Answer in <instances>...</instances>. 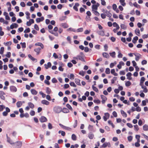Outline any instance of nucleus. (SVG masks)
Returning a JSON list of instances; mask_svg holds the SVG:
<instances>
[{
  "mask_svg": "<svg viewBox=\"0 0 148 148\" xmlns=\"http://www.w3.org/2000/svg\"><path fill=\"white\" fill-rule=\"evenodd\" d=\"M85 55L84 53L82 52L79 53V55H77V57H74L73 58L74 59L79 60L83 62H85L84 59Z\"/></svg>",
  "mask_w": 148,
  "mask_h": 148,
  "instance_id": "f257e3e1",
  "label": "nucleus"
},
{
  "mask_svg": "<svg viewBox=\"0 0 148 148\" xmlns=\"http://www.w3.org/2000/svg\"><path fill=\"white\" fill-rule=\"evenodd\" d=\"M14 146L15 148H20L22 146V143L21 141H18L15 143H14Z\"/></svg>",
  "mask_w": 148,
  "mask_h": 148,
  "instance_id": "f03ea898",
  "label": "nucleus"
},
{
  "mask_svg": "<svg viewBox=\"0 0 148 148\" xmlns=\"http://www.w3.org/2000/svg\"><path fill=\"white\" fill-rule=\"evenodd\" d=\"M53 110L56 113H59L62 111V109L60 107L57 106L54 108Z\"/></svg>",
  "mask_w": 148,
  "mask_h": 148,
  "instance_id": "7ed1b4c3",
  "label": "nucleus"
},
{
  "mask_svg": "<svg viewBox=\"0 0 148 148\" xmlns=\"http://www.w3.org/2000/svg\"><path fill=\"white\" fill-rule=\"evenodd\" d=\"M99 5V4L98 3H97L96 4L93 5L92 7V11L97 10L98 9V7Z\"/></svg>",
  "mask_w": 148,
  "mask_h": 148,
  "instance_id": "20e7f679",
  "label": "nucleus"
},
{
  "mask_svg": "<svg viewBox=\"0 0 148 148\" xmlns=\"http://www.w3.org/2000/svg\"><path fill=\"white\" fill-rule=\"evenodd\" d=\"M103 13H105L106 15L107 16L109 17H110L111 16V14L107 10H103Z\"/></svg>",
  "mask_w": 148,
  "mask_h": 148,
  "instance_id": "39448f33",
  "label": "nucleus"
},
{
  "mask_svg": "<svg viewBox=\"0 0 148 148\" xmlns=\"http://www.w3.org/2000/svg\"><path fill=\"white\" fill-rule=\"evenodd\" d=\"M107 146L108 147H111V145L110 142L105 143L103 144L102 145V147L103 148H105Z\"/></svg>",
  "mask_w": 148,
  "mask_h": 148,
  "instance_id": "423d86ee",
  "label": "nucleus"
},
{
  "mask_svg": "<svg viewBox=\"0 0 148 148\" xmlns=\"http://www.w3.org/2000/svg\"><path fill=\"white\" fill-rule=\"evenodd\" d=\"M105 116H103V119L105 121H106L108 119L110 116V114L108 113H105Z\"/></svg>",
  "mask_w": 148,
  "mask_h": 148,
  "instance_id": "0eeeda50",
  "label": "nucleus"
},
{
  "mask_svg": "<svg viewBox=\"0 0 148 148\" xmlns=\"http://www.w3.org/2000/svg\"><path fill=\"white\" fill-rule=\"evenodd\" d=\"M101 97L102 99V100L101 101L102 103V104H104L105 103L106 101L107 100V98L105 96L103 95H101Z\"/></svg>",
  "mask_w": 148,
  "mask_h": 148,
  "instance_id": "6e6552de",
  "label": "nucleus"
},
{
  "mask_svg": "<svg viewBox=\"0 0 148 148\" xmlns=\"http://www.w3.org/2000/svg\"><path fill=\"white\" fill-rule=\"evenodd\" d=\"M59 125L62 128H63L66 130H69V131L71 130V129L70 128L64 126L61 123H60L59 124Z\"/></svg>",
  "mask_w": 148,
  "mask_h": 148,
  "instance_id": "1a4fd4ad",
  "label": "nucleus"
},
{
  "mask_svg": "<svg viewBox=\"0 0 148 148\" xmlns=\"http://www.w3.org/2000/svg\"><path fill=\"white\" fill-rule=\"evenodd\" d=\"M3 15L5 16V18L6 20H10V18L8 14L6 12H4L3 13Z\"/></svg>",
  "mask_w": 148,
  "mask_h": 148,
  "instance_id": "9d476101",
  "label": "nucleus"
},
{
  "mask_svg": "<svg viewBox=\"0 0 148 148\" xmlns=\"http://www.w3.org/2000/svg\"><path fill=\"white\" fill-rule=\"evenodd\" d=\"M40 121L41 122H44L47 121V119L44 116H42L40 119Z\"/></svg>",
  "mask_w": 148,
  "mask_h": 148,
  "instance_id": "9b49d317",
  "label": "nucleus"
},
{
  "mask_svg": "<svg viewBox=\"0 0 148 148\" xmlns=\"http://www.w3.org/2000/svg\"><path fill=\"white\" fill-rule=\"evenodd\" d=\"M44 19V17H41L40 18H37L36 19V22L37 23H39L41 21H43Z\"/></svg>",
  "mask_w": 148,
  "mask_h": 148,
  "instance_id": "f8f14e48",
  "label": "nucleus"
},
{
  "mask_svg": "<svg viewBox=\"0 0 148 148\" xmlns=\"http://www.w3.org/2000/svg\"><path fill=\"white\" fill-rule=\"evenodd\" d=\"M18 26L17 24L16 23H13L10 26V28L11 29H13L14 28H16Z\"/></svg>",
  "mask_w": 148,
  "mask_h": 148,
  "instance_id": "ddd939ff",
  "label": "nucleus"
},
{
  "mask_svg": "<svg viewBox=\"0 0 148 148\" xmlns=\"http://www.w3.org/2000/svg\"><path fill=\"white\" fill-rule=\"evenodd\" d=\"M60 25L62 27H63L64 28H66L68 27V25L66 23H62Z\"/></svg>",
  "mask_w": 148,
  "mask_h": 148,
  "instance_id": "4468645a",
  "label": "nucleus"
},
{
  "mask_svg": "<svg viewBox=\"0 0 148 148\" xmlns=\"http://www.w3.org/2000/svg\"><path fill=\"white\" fill-rule=\"evenodd\" d=\"M40 50L41 49L40 48H36L34 49V51L36 52L37 55H38L40 53Z\"/></svg>",
  "mask_w": 148,
  "mask_h": 148,
  "instance_id": "2eb2a0df",
  "label": "nucleus"
},
{
  "mask_svg": "<svg viewBox=\"0 0 148 148\" xmlns=\"http://www.w3.org/2000/svg\"><path fill=\"white\" fill-rule=\"evenodd\" d=\"M28 56L29 58L33 61H34L35 62H37V59L32 57L30 54H29L28 55Z\"/></svg>",
  "mask_w": 148,
  "mask_h": 148,
  "instance_id": "dca6fc26",
  "label": "nucleus"
},
{
  "mask_svg": "<svg viewBox=\"0 0 148 148\" xmlns=\"http://www.w3.org/2000/svg\"><path fill=\"white\" fill-rule=\"evenodd\" d=\"M35 46H39L41 47V48L42 49H43L44 48V46L43 44L41 42H38L36 43L35 44Z\"/></svg>",
  "mask_w": 148,
  "mask_h": 148,
  "instance_id": "f3484780",
  "label": "nucleus"
},
{
  "mask_svg": "<svg viewBox=\"0 0 148 148\" xmlns=\"http://www.w3.org/2000/svg\"><path fill=\"white\" fill-rule=\"evenodd\" d=\"M102 55L104 58H109L110 57L109 54L106 52L103 53H102Z\"/></svg>",
  "mask_w": 148,
  "mask_h": 148,
  "instance_id": "a211bd4d",
  "label": "nucleus"
},
{
  "mask_svg": "<svg viewBox=\"0 0 148 148\" xmlns=\"http://www.w3.org/2000/svg\"><path fill=\"white\" fill-rule=\"evenodd\" d=\"M10 89L12 92H16L17 91L16 88L14 86H11L10 87Z\"/></svg>",
  "mask_w": 148,
  "mask_h": 148,
  "instance_id": "6ab92c4d",
  "label": "nucleus"
},
{
  "mask_svg": "<svg viewBox=\"0 0 148 148\" xmlns=\"http://www.w3.org/2000/svg\"><path fill=\"white\" fill-rule=\"evenodd\" d=\"M41 103L42 104L46 105H48L50 103L49 102L45 100H42L41 101Z\"/></svg>",
  "mask_w": 148,
  "mask_h": 148,
  "instance_id": "aec40b11",
  "label": "nucleus"
},
{
  "mask_svg": "<svg viewBox=\"0 0 148 148\" xmlns=\"http://www.w3.org/2000/svg\"><path fill=\"white\" fill-rule=\"evenodd\" d=\"M145 78L143 77H141L140 80V85L141 86H142L143 84V83L145 81Z\"/></svg>",
  "mask_w": 148,
  "mask_h": 148,
  "instance_id": "412c9836",
  "label": "nucleus"
},
{
  "mask_svg": "<svg viewBox=\"0 0 148 148\" xmlns=\"http://www.w3.org/2000/svg\"><path fill=\"white\" fill-rule=\"evenodd\" d=\"M134 56L136 57L135 60L136 61H138L140 57L141 56V55L138 53L134 54Z\"/></svg>",
  "mask_w": 148,
  "mask_h": 148,
  "instance_id": "4be33fe9",
  "label": "nucleus"
},
{
  "mask_svg": "<svg viewBox=\"0 0 148 148\" xmlns=\"http://www.w3.org/2000/svg\"><path fill=\"white\" fill-rule=\"evenodd\" d=\"M6 136L7 138V141L11 144H13L14 143H13L12 141L11 140L10 138L8 137L7 134L6 135Z\"/></svg>",
  "mask_w": 148,
  "mask_h": 148,
  "instance_id": "5701e85b",
  "label": "nucleus"
},
{
  "mask_svg": "<svg viewBox=\"0 0 148 148\" xmlns=\"http://www.w3.org/2000/svg\"><path fill=\"white\" fill-rule=\"evenodd\" d=\"M79 5V4L78 3H76L75 4V5L73 6V9L76 11H77L78 10L77 7Z\"/></svg>",
  "mask_w": 148,
  "mask_h": 148,
  "instance_id": "b1692460",
  "label": "nucleus"
},
{
  "mask_svg": "<svg viewBox=\"0 0 148 148\" xmlns=\"http://www.w3.org/2000/svg\"><path fill=\"white\" fill-rule=\"evenodd\" d=\"M62 111L64 113H68L69 112V110L66 108H63Z\"/></svg>",
  "mask_w": 148,
  "mask_h": 148,
  "instance_id": "393cba45",
  "label": "nucleus"
},
{
  "mask_svg": "<svg viewBox=\"0 0 148 148\" xmlns=\"http://www.w3.org/2000/svg\"><path fill=\"white\" fill-rule=\"evenodd\" d=\"M94 136V135L91 132H90L89 133L88 135V138L91 139H92L93 138Z\"/></svg>",
  "mask_w": 148,
  "mask_h": 148,
  "instance_id": "a878e982",
  "label": "nucleus"
},
{
  "mask_svg": "<svg viewBox=\"0 0 148 148\" xmlns=\"http://www.w3.org/2000/svg\"><path fill=\"white\" fill-rule=\"evenodd\" d=\"M28 105L29 107L32 109L34 107V104L31 102H29Z\"/></svg>",
  "mask_w": 148,
  "mask_h": 148,
  "instance_id": "bb28decb",
  "label": "nucleus"
},
{
  "mask_svg": "<svg viewBox=\"0 0 148 148\" xmlns=\"http://www.w3.org/2000/svg\"><path fill=\"white\" fill-rule=\"evenodd\" d=\"M113 26L114 27H116L117 29H119V27L118 24L116 22H114L113 24Z\"/></svg>",
  "mask_w": 148,
  "mask_h": 148,
  "instance_id": "cd10ccee",
  "label": "nucleus"
},
{
  "mask_svg": "<svg viewBox=\"0 0 148 148\" xmlns=\"http://www.w3.org/2000/svg\"><path fill=\"white\" fill-rule=\"evenodd\" d=\"M143 129L144 130L147 131L148 130V126L147 125H145L143 126Z\"/></svg>",
  "mask_w": 148,
  "mask_h": 148,
  "instance_id": "c85d7f7f",
  "label": "nucleus"
},
{
  "mask_svg": "<svg viewBox=\"0 0 148 148\" xmlns=\"http://www.w3.org/2000/svg\"><path fill=\"white\" fill-rule=\"evenodd\" d=\"M61 66H60L58 68V69L60 71H63L64 69L62 68V66H64V65L62 63H61Z\"/></svg>",
  "mask_w": 148,
  "mask_h": 148,
  "instance_id": "c756f323",
  "label": "nucleus"
},
{
  "mask_svg": "<svg viewBox=\"0 0 148 148\" xmlns=\"http://www.w3.org/2000/svg\"><path fill=\"white\" fill-rule=\"evenodd\" d=\"M135 33L138 36H139L140 35V30L138 29H136L135 30Z\"/></svg>",
  "mask_w": 148,
  "mask_h": 148,
  "instance_id": "7c9ffc66",
  "label": "nucleus"
},
{
  "mask_svg": "<svg viewBox=\"0 0 148 148\" xmlns=\"http://www.w3.org/2000/svg\"><path fill=\"white\" fill-rule=\"evenodd\" d=\"M138 39V37L137 36H136L134 37L133 40H132L133 42L134 43H135L136 42V41Z\"/></svg>",
  "mask_w": 148,
  "mask_h": 148,
  "instance_id": "2f4dec72",
  "label": "nucleus"
},
{
  "mask_svg": "<svg viewBox=\"0 0 148 148\" xmlns=\"http://www.w3.org/2000/svg\"><path fill=\"white\" fill-rule=\"evenodd\" d=\"M75 83L78 85H80V80L78 79H75Z\"/></svg>",
  "mask_w": 148,
  "mask_h": 148,
  "instance_id": "473e14b6",
  "label": "nucleus"
},
{
  "mask_svg": "<svg viewBox=\"0 0 148 148\" xmlns=\"http://www.w3.org/2000/svg\"><path fill=\"white\" fill-rule=\"evenodd\" d=\"M22 105V103L21 101H18L16 103L17 106L18 108L21 107Z\"/></svg>",
  "mask_w": 148,
  "mask_h": 148,
  "instance_id": "72a5a7b5",
  "label": "nucleus"
},
{
  "mask_svg": "<svg viewBox=\"0 0 148 148\" xmlns=\"http://www.w3.org/2000/svg\"><path fill=\"white\" fill-rule=\"evenodd\" d=\"M110 54L112 57L114 58L115 57L116 53L114 51L112 53H110Z\"/></svg>",
  "mask_w": 148,
  "mask_h": 148,
  "instance_id": "f704fd0d",
  "label": "nucleus"
},
{
  "mask_svg": "<svg viewBox=\"0 0 148 148\" xmlns=\"http://www.w3.org/2000/svg\"><path fill=\"white\" fill-rule=\"evenodd\" d=\"M66 106L71 111H72L73 110V109L72 108L69 104H66Z\"/></svg>",
  "mask_w": 148,
  "mask_h": 148,
  "instance_id": "c9c22d12",
  "label": "nucleus"
},
{
  "mask_svg": "<svg viewBox=\"0 0 148 148\" xmlns=\"http://www.w3.org/2000/svg\"><path fill=\"white\" fill-rule=\"evenodd\" d=\"M121 114L122 116L125 117H126L127 116V114L125 112H124L123 110H121Z\"/></svg>",
  "mask_w": 148,
  "mask_h": 148,
  "instance_id": "e433bc0d",
  "label": "nucleus"
},
{
  "mask_svg": "<svg viewBox=\"0 0 148 148\" xmlns=\"http://www.w3.org/2000/svg\"><path fill=\"white\" fill-rule=\"evenodd\" d=\"M119 2L123 6H125V5L126 4L125 2V0H120Z\"/></svg>",
  "mask_w": 148,
  "mask_h": 148,
  "instance_id": "4c0bfd02",
  "label": "nucleus"
},
{
  "mask_svg": "<svg viewBox=\"0 0 148 148\" xmlns=\"http://www.w3.org/2000/svg\"><path fill=\"white\" fill-rule=\"evenodd\" d=\"M98 33L99 35L102 36H104L105 35L104 32L102 30L99 31Z\"/></svg>",
  "mask_w": 148,
  "mask_h": 148,
  "instance_id": "58836bf2",
  "label": "nucleus"
},
{
  "mask_svg": "<svg viewBox=\"0 0 148 148\" xmlns=\"http://www.w3.org/2000/svg\"><path fill=\"white\" fill-rule=\"evenodd\" d=\"M121 29H125L127 28V27L126 25L124 24H121Z\"/></svg>",
  "mask_w": 148,
  "mask_h": 148,
  "instance_id": "ea45409f",
  "label": "nucleus"
},
{
  "mask_svg": "<svg viewBox=\"0 0 148 148\" xmlns=\"http://www.w3.org/2000/svg\"><path fill=\"white\" fill-rule=\"evenodd\" d=\"M12 44V42L10 41L8 42H4V44L6 46H10Z\"/></svg>",
  "mask_w": 148,
  "mask_h": 148,
  "instance_id": "a19ab883",
  "label": "nucleus"
},
{
  "mask_svg": "<svg viewBox=\"0 0 148 148\" xmlns=\"http://www.w3.org/2000/svg\"><path fill=\"white\" fill-rule=\"evenodd\" d=\"M68 77L71 79H74L75 76L73 74L71 73Z\"/></svg>",
  "mask_w": 148,
  "mask_h": 148,
  "instance_id": "79ce46f5",
  "label": "nucleus"
},
{
  "mask_svg": "<svg viewBox=\"0 0 148 148\" xmlns=\"http://www.w3.org/2000/svg\"><path fill=\"white\" fill-rule=\"evenodd\" d=\"M72 138L73 140H76L77 137L74 134H73L72 135Z\"/></svg>",
  "mask_w": 148,
  "mask_h": 148,
  "instance_id": "37998d69",
  "label": "nucleus"
},
{
  "mask_svg": "<svg viewBox=\"0 0 148 148\" xmlns=\"http://www.w3.org/2000/svg\"><path fill=\"white\" fill-rule=\"evenodd\" d=\"M116 64V62H114V63H111L110 64V67L111 68H112Z\"/></svg>",
  "mask_w": 148,
  "mask_h": 148,
  "instance_id": "c03bdc74",
  "label": "nucleus"
},
{
  "mask_svg": "<svg viewBox=\"0 0 148 148\" xmlns=\"http://www.w3.org/2000/svg\"><path fill=\"white\" fill-rule=\"evenodd\" d=\"M66 30L67 31H71L73 32H75L76 30L75 29L72 28H70L67 29Z\"/></svg>",
  "mask_w": 148,
  "mask_h": 148,
  "instance_id": "a18cd8bd",
  "label": "nucleus"
},
{
  "mask_svg": "<svg viewBox=\"0 0 148 148\" xmlns=\"http://www.w3.org/2000/svg\"><path fill=\"white\" fill-rule=\"evenodd\" d=\"M49 32L52 34H53L54 36H58V33L57 32H54L53 31H51V32Z\"/></svg>",
  "mask_w": 148,
  "mask_h": 148,
  "instance_id": "49530a36",
  "label": "nucleus"
},
{
  "mask_svg": "<svg viewBox=\"0 0 148 148\" xmlns=\"http://www.w3.org/2000/svg\"><path fill=\"white\" fill-rule=\"evenodd\" d=\"M92 12L95 15L97 16H99L100 15L99 13L97 11V10L93 11Z\"/></svg>",
  "mask_w": 148,
  "mask_h": 148,
  "instance_id": "de8ad7c7",
  "label": "nucleus"
},
{
  "mask_svg": "<svg viewBox=\"0 0 148 148\" xmlns=\"http://www.w3.org/2000/svg\"><path fill=\"white\" fill-rule=\"evenodd\" d=\"M117 79V77H114L111 80V82L112 84H114L115 81Z\"/></svg>",
  "mask_w": 148,
  "mask_h": 148,
  "instance_id": "09e8293b",
  "label": "nucleus"
},
{
  "mask_svg": "<svg viewBox=\"0 0 148 148\" xmlns=\"http://www.w3.org/2000/svg\"><path fill=\"white\" fill-rule=\"evenodd\" d=\"M4 51V48L3 47H2L1 48L0 50V54H2L3 53Z\"/></svg>",
  "mask_w": 148,
  "mask_h": 148,
  "instance_id": "8fccbe9b",
  "label": "nucleus"
},
{
  "mask_svg": "<svg viewBox=\"0 0 148 148\" xmlns=\"http://www.w3.org/2000/svg\"><path fill=\"white\" fill-rule=\"evenodd\" d=\"M142 88L143 89V91L145 92H146L147 91V90L146 87L145 86H143V85L141 86Z\"/></svg>",
  "mask_w": 148,
  "mask_h": 148,
  "instance_id": "3c124183",
  "label": "nucleus"
},
{
  "mask_svg": "<svg viewBox=\"0 0 148 148\" xmlns=\"http://www.w3.org/2000/svg\"><path fill=\"white\" fill-rule=\"evenodd\" d=\"M134 130L136 131H138L139 129V128L138 127V125H134Z\"/></svg>",
  "mask_w": 148,
  "mask_h": 148,
  "instance_id": "603ef678",
  "label": "nucleus"
},
{
  "mask_svg": "<svg viewBox=\"0 0 148 148\" xmlns=\"http://www.w3.org/2000/svg\"><path fill=\"white\" fill-rule=\"evenodd\" d=\"M108 123L109 124L111 125L113 128L114 127V125L113 124V123L110 120L108 121Z\"/></svg>",
  "mask_w": 148,
  "mask_h": 148,
  "instance_id": "864d4df0",
  "label": "nucleus"
},
{
  "mask_svg": "<svg viewBox=\"0 0 148 148\" xmlns=\"http://www.w3.org/2000/svg\"><path fill=\"white\" fill-rule=\"evenodd\" d=\"M11 55V53L10 52H7V54L5 55V56L8 58H9L10 57Z\"/></svg>",
  "mask_w": 148,
  "mask_h": 148,
  "instance_id": "5fc2aeb1",
  "label": "nucleus"
},
{
  "mask_svg": "<svg viewBox=\"0 0 148 148\" xmlns=\"http://www.w3.org/2000/svg\"><path fill=\"white\" fill-rule=\"evenodd\" d=\"M118 57L119 58H121L123 57V55L121 53L120 51H119L118 52Z\"/></svg>",
  "mask_w": 148,
  "mask_h": 148,
  "instance_id": "6e6d98bb",
  "label": "nucleus"
},
{
  "mask_svg": "<svg viewBox=\"0 0 148 148\" xmlns=\"http://www.w3.org/2000/svg\"><path fill=\"white\" fill-rule=\"evenodd\" d=\"M30 32V29L29 28H28L25 29L24 31L25 33H27L29 32Z\"/></svg>",
  "mask_w": 148,
  "mask_h": 148,
  "instance_id": "4d7b16f0",
  "label": "nucleus"
},
{
  "mask_svg": "<svg viewBox=\"0 0 148 148\" xmlns=\"http://www.w3.org/2000/svg\"><path fill=\"white\" fill-rule=\"evenodd\" d=\"M105 72L107 74H109L110 73V69L108 68H107L106 69Z\"/></svg>",
  "mask_w": 148,
  "mask_h": 148,
  "instance_id": "13d9d810",
  "label": "nucleus"
},
{
  "mask_svg": "<svg viewBox=\"0 0 148 148\" xmlns=\"http://www.w3.org/2000/svg\"><path fill=\"white\" fill-rule=\"evenodd\" d=\"M77 125V120H76L75 121V123L73 125V127L74 128H75Z\"/></svg>",
  "mask_w": 148,
  "mask_h": 148,
  "instance_id": "bf43d9fd",
  "label": "nucleus"
},
{
  "mask_svg": "<svg viewBox=\"0 0 148 148\" xmlns=\"http://www.w3.org/2000/svg\"><path fill=\"white\" fill-rule=\"evenodd\" d=\"M30 114L32 116H33L35 114V112L34 110H32L30 112Z\"/></svg>",
  "mask_w": 148,
  "mask_h": 148,
  "instance_id": "052dcab7",
  "label": "nucleus"
},
{
  "mask_svg": "<svg viewBox=\"0 0 148 148\" xmlns=\"http://www.w3.org/2000/svg\"><path fill=\"white\" fill-rule=\"evenodd\" d=\"M101 3L103 5H106V2L105 0H101Z\"/></svg>",
  "mask_w": 148,
  "mask_h": 148,
  "instance_id": "680f3d73",
  "label": "nucleus"
},
{
  "mask_svg": "<svg viewBox=\"0 0 148 148\" xmlns=\"http://www.w3.org/2000/svg\"><path fill=\"white\" fill-rule=\"evenodd\" d=\"M101 16L102 18L103 19H104L106 17V15L105 13H102L101 14Z\"/></svg>",
  "mask_w": 148,
  "mask_h": 148,
  "instance_id": "e2e57ef3",
  "label": "nucleus"
},
{
  "mask_svg": "<svg viewBox=\"0 0 148 148\" xmlns=\"http://www.w3.org/2000/svg\"><path fill=\"white\" fill-rule=\"evenodd\" d=\"M20 44L22 46V48H25L26 47V45L25 43V42H21Z\"/></svg>",
  "mask_w": 148,
  "mask_h": 148,
  "instance_id": "0e129e2a",
  "label": "nucleus"
},
{
  "mask_svg": "<svg viewBox=\"0 0 148 148\" xmlns=\"http://www.w3.org/2000/svg\"><path fill=\"white\" fill-rule=\"evenodd\" d=\"M90 16H86V19L87 21H90Z\"/></svg>",
  "mask_w": 148,
  "mask_h": 148,
  "instance_id": "69168bd1",
  "label": "nucleus"
},
{
  "mask_svg": "<svg viewBox=\"0 0 148 148\" xmlns=\"http://www.w3.org/2000/svg\"><path fill=\"white\" fill-rule=\"evenodd\" d=\"M70 84L71 86H73L74 87H76V86L74 82H71L70 83Z\"/></svg>",
  "mask_w": 148,
  "mask_h": 148,
  "instance_id": "338daca9",
  "label": "nucleus"
},
{
  "mask_svg": "<svg viewBox=\"0 0 148 148\" xmlns=\"http://www.w3.org/2000/svg\"><path fill=\"white\" fill-rule=\"evenodd\" d=\"M83 31V28H80L77 29V32H81Z\"/></svg>",
  "mask_w": 148,
  "mask_h": 148,
  "instance_id": "774afa93",
  "label": "nucleus"
}]
</instances>
